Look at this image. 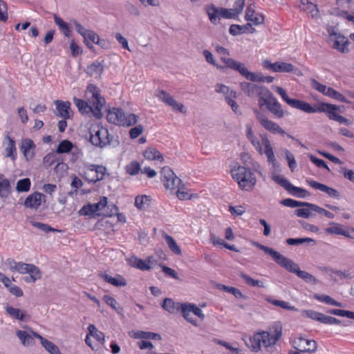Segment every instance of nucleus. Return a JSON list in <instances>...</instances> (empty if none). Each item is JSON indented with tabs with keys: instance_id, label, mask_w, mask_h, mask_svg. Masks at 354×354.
I'll return each instance as SVG.
<instances>
[{
	"instance_id": "obj_43",
	"label": "nucleus",
	"mask_w": 354,
	"mask_h": 354,
	"mask_svg": "<svg viewBox=\"0 0 354 354\" xmlns=\"http://www.w3.org/2000/svg\"><path fill=\"white\" fill-rule=\"evenodd\" d=\"M88 335L93 337L97 341H98L100 344H103L105 342V336L104 334L99 331L95 325L89 324L88 326Z\"/></svg>"
},
{
	"instance_id": "obj_54",
	"label": "nucleus",
	"mask_w": 354,
	"mask_h": 354,
	"mask_svg": "<svg viewBox=\"0 0 354 354\" xmlns=\"http://www.w3.org/2000/svg\"><path fill=\"white\" fill-rule=\"evenodd\" d=\"M26 263L23 262H16L15 260L12 259H8L6 261V265H7L10 270L17 271L19 274L21 273L24 266Z\"/></svg>"
},
{
	"instance_id": "obj_52",
	"label": "nucleus",
	"mask_w": 354,
	"mask_h": 354,
	"mask_svg": "<svg viewBox=\"0 0 354 354\" xmlns=\"http://www.w3.org/2000/svg\"><path fill=\"white\" fill-rule=\"evenodd\" d=\"M53 18L55 23L59 26V29L63 31L64 35L66 37H69L71 30L68 24L56 15H54Z\"/></svg>"
},
{
	"instance_id": "obj_41",
	"label": "nucleus",
	"mask_w": 354,
	"mask_h": 354,
	"mask_svg": "<svg viewBox=\"0 0 354 354\" xmlns=\"http://www.w3.org/2000/svg\"><path fill=\"white\" fill-rule=\"evenodd\" d=\"M181 304L175 303L171 299L166 298L162 302V307L169 313H174L176 310H180Z\"/></svg>"
},
{
	"instance_id": "obj_2",
	"label": "nucleus",
	"mask_w": 354,
	"mask_h": 354,
	"mask_svg": "<svg viewBox=\"0 0 354 354\" xmlns=\"http://www.w3.org/2000/svg\"><path fill=\"white\" fill-rule=\"evenodd\" d=\"M233 179L237 182L239 187L243 191H252L256 183L257 179L250 169L239 165L231 170Z\"/></svg>"
},
{
	"instance_id": "obj_12",
	"label": "nucleus",
	"mask_w": 354,
	"mask_h": 354,
	"mask_svg": "<svg viewBox=\"0 0 354 354\" xmlns=\"http://www.w3.org/2000/svg\"><path fill=\"white\" fill-rule=\"evenodd\" d=\"M275 91L289 106H292V108L301 110L307 113L310 112L312 105H310L309 103L303 100L289 97L286 91L280 86H276Z\"/></svg>"
},
{
	"instance_id": "obj_25",
	"label": "nucleus",
	"mask_w": 354,
	"mask_h": 354,
	"mask_svg": "<svg viewBox=\"0 0 354 354\" xmlns=\"http://www.w3.org/2000/svg\"><path fill=\"white\" fill-rule=\"evenodd\" d=\"M3 145H5L4 156L10 158L13 161L15 160L17 158L15 141L9 135H7L4 138Z\"/></svg>"
},
{
	"instance_id": "obj_50",
	"label": "nucleus",
	"mask_w": 354,
	"mask_h": 354,
	"mask_svg": "<svg viewBox=\"0 0 354 354\" xmlns=\"http://www.w3.org/2000/svg\"><path fill=\"white\" fill-rule=\"evenodd\" d=\"M219 289L223 290L227 292L232 294L236 298L246 299L247 297L244 295L240 290L236 288L227 286L225 285H219Z\"/></svg>"
},
{
	"instance_id": "obj_42",
	"label": "nucleus",
	"mask_w": 354,
	"mask_h": 354,
	"mask_svg": "<svg viewBox=\"0 0 354 354\" xmlns=\"http://www.w3.org/2000/svg\"><path fill=\"white\" fill-rule=\"evenodd\" d=\"M314 298L322 303H325L326 304H329L334 306L337 307H342V304L340 302H338L335 301L334 299H333L331 297L326 295H319V294H315Z\"/></svg>"
},
{
	"instance_id": "obj_5",
	"label": "nucleus",
	"mask_w": 354,
	"mask_h": 354,
	"mask_svg": "<svg viewBox=\"0 0 354 354\" xmlns=\"http://www.w3.org/2000/svg\"><path fill=\"white\" fill-rule=\"evenodd\" d=\"M258 104L260 108L265 106L276 118L281 119L287 114V111L283 109L281 104L269 89L263 95L261 100H258Z\"/></svg>"
},
{
	"instance_id": "obj_17",
	"label": "nucleus",
	"mask_w": 354,
	"mask_h": 354,
	"mask_svg": "<svg viewBox=\"0 0 354 354\" xmlns=\"http://www.w3.org/2000/svg\"><path fill=\"white\" fill-rule=\"evenodd\" d=\"M293 344L297 350L309 353H315L317 348V344L315 340L306 339L302 337L296 338L293 342Z\"/></svg>"
},
{
	"instance_id": "obj_18",
	"label": "nucleus",
	"mask_w": 354,
	"mask_h": 354,
	"mask_svg": "<svg viewBox=\"0 0 354 354\" xmlns=\"http://www.w3.org/2000/svg\"><path fill=\"white\" fill-rule=\"evenodd\" d=\"M21 274H28L24 277V281L28 283H35L36 281L41 278V272L40 269L34 264L25 263Z\"/></svg>"
},
{
	"instance_id": "obj_59",
	"label": "nucleus",
	"mask_w": 354,
	"mask_h": 354,
	"mask_svg": "<svg viewBox=\"0 0 354 354\" xmlns=\"http://www.w3.org/2000/svg\"><path fill=\"white\" fill-rule=\"evenodd\" d=\"M215 91L221 93L225 97V100H226L227 97H230L231 93H236L231 90L229 86L223 84H216L215 85Z\"/></svg>"
},
{
	"instance_id": "obj_61",
	"label": "nucleus",
	"mask_w": 354,
	"mask_h": 354,
	"mask_svg": "<svg viewBox=\"0 0 354 354\" xmlns=\"http://www.w3.org/2000/svg\"><path fill=\"white\" fill-rule=\"evenodd\" d=\"M140 165L138 161H132L126 166V171L129 175L134 176L139 173Z\"/></svg>"
},
{
	"instance_id": "obj_51",
	"label": "nucleus",
	"mask_w": 354,
	"mask_h": 354,
	"mask_svg": "<svg viewBox=\"0 0 354 354\" xmlns=\"http://www.w3.org/2000/svg\"><path fill=\"white\" fill-rule=\"evenodd\" d=\"M31 182L30 178H26L19 180L17 183L16 189L18 192H27L30 190Z\"/></svg>"
},
{
	"instance_id": "obj_19",
	"label": "nucleus",
	"mask_w": 354,
	"mask_h": 354,
	"mask_svg": "<svg viewBox=\"0 0 354 354\" xmlns=\"http://www.w3.org/2000/svg\"><path fill=\"white\" fill-rule=\"evenodd\" d=\"M157 97L167 105L171 106L174 110L179 111L181 113L185 112V106L183 104L177 102L174 98L164 90H159L156 94Z\"/></svg>"
},
{
	"instance_id": "obj_27",
	"label": "nucleus",
	"mask_w": 354,
	"mask_h": 354,
	"mask_svg": "<svg viewBox=\"0 0 354 354\" xmlns=\"http://www.w3.org/2000/svg\"><path fill=\"white\" fill-rule=\"evenodd\" d=\"M45 196L39 192H34L29 195L24 201V205L26 207L37 209L41 204V201L44 199Z\"/></svg>"
},
{
	"instance_id": "obj_35",
	"label": "nucleus",
	"mask_w": 354,
	"mask_h": 354,
	"mask_svg": "<svg viewBox=\"0 0 354 354\" xmlns=\"http://www.w3.org/2000/svg\"><path fill=\"white\" fill-rule=\"evenodd\" d=\"M334 39V44L333 48L335 49H337L339 52L342 53H348V49L347 48V46L349 44L348 39L347 37H344L342 34L337 36Z\"/></svg>"
},
{
	"instance_id": "obj_28",
	"label": "nucleus",
	"mask_w": 354,
	"mask_h": 354,
	"mask_svg": "<svg viewBox=\"0 0 354 354\" xmlns=\"http://www.w3.org/2000/svg\"><path fill=\"white\" fill-rule=\"evenodd\" d=\"M55 104L56 105V109L57 111V115L65 120L71 118V103L68 101L63 102L61 100H55Z\"/></svg>"
},
{
	"instance_id": "obj_64",
	"label": "nucleus",
	"mask_w": 354,
	"mask_h": 354,
	"mask_svg": "<svg viewBox=\"0 0 354 354\" xmlns=\"http://www.w3.org/2000/svg\"><path fill=\"white\" fill-rule=\"evenodd\" d=\"M149 198L147 196H138L135 198V205L140 209L145 208V205L149 204Z\"/></svg>"
},
{
	"instance_id": "obj_44",
	"label": "nucleus",
	"mask_w": 354,
	"mask_h": 354,
	"mask_svg": "<svg viewBox=\"0 0 354 354\" xmlns=\"http://www.w3.org/2000/svg\"><path fill=\"white\" fill-rule=\"evenodd\" d=\"M239 276L243 279L246 284H248L250 286L252 287H259V288H263L264 285L263 283L261 281L254 279L252 277H250L247 274L241 272L239 274Z\"/></svg>"
},
{
	"instance_id": "obj_34",
	"label": "nucleus",
	"mask_w": 354,
	"mask_h": 354,
	"mask_svg": "<svg viewBox=\"0 0 354 354\" xmlns=\"http://www.w3.org/2000/svg\"><path fill=\"white\" fill-rule=\"evenodd\" d=\"M325 232L329 234L342 235L351 238L349 232L344 228V226L339 223H332L330 226L325 229Z\"/></svg>"
},
{
	"instance_id": "obj_15",
	"label": "nucleus",
	"mask_w": 354,
	"mask_h": 354,
	"mask_svg": "<svg viewBox=\"0 0 354 354\" xmlns=\"http://www.w3.org/2000/svg\"><path fill=\"white\" fill-rule=\"evenodd\" d=\"M241 91L248 97H259V100H261L263 95L268 90L264 86H259L255 84L243 82L240 84Z\"/></svg>"
},
{
	"instance_id": "obj_20",
	"label": "nucleus",
	"mask_w": 354,
	"mask_h": 354,
	"mask_svg": "<svg viewBox=\"0 0 354 354\" xmlns=\"http://www.w3.org/2000/svg\"><path fill=\"white\" fill-rule=\"evenodd\" d=\"M157 97L167 105L171 106L174 110L179 111L181 113L185 112V106L183 104L177 102L174 98L164 90H159L156 94Z\"/></svg>"
},
{
	"instance_id": "obj_26",
	"label": "nucleus",
	"mask_w": 354,
	"mask_h": 354,
	"mask_svg": "<svg viewBox=\"0 0 354 354\" xmlns=\"http://www.w3.org/2000/svg\"><path fill=\"white\" fill-rule=\"evenodd\" d=\"M98 275L104 281L115 287H124L127 286L126 279L120 274H116L115 277H111L105 272H100Z\"/></svg>"
},
{
	"instance_id": "obj_11",
	"label": "nucleus",
	"mask_w": 354,
	"mask_h": 354,
	"mask_svg": "<svg viewBox=\"0 0 354 354\" xmlns=\"http://www.w3.org/2000/svg\"><path fill=\"white\" fill-rule=\"evenodd\" d=\"M106 168L103 165H88L84 169V178L89 183H96L104 179Z\"/></svg>"
},
{
	"instance_id": "obj_21",
	"label": "nucleus",
	"mask_w": 354,
	"mask_h": 354,
	"mask_svg": "<svg viewBox=\"0 0 354 354\" xmlns=\"http://www.w3.org/2000/svg\"><path fill=\"white\" fill-rule=\"evenodd\" d=\"M106 204H107V198L103 197L97 203L88 204L87 205L83 206L79 210V214L81 216H92L93 214H95L97 211H100L102 208H104L106 205Z\"/></svg>"
},
{
	"instance_id": "obj_57",
	"label": "nucleus",
	"mask_w": 354,
	"mask_h": 354,
	"mask_svg": "<svg viewBox=\"0 0 354 354\" xmlns=\"http://www.w3.org/2000/svg\"><path fill=\"white\" fill-rule=\"evenodd\" d=\"M98 37L99 36L95 32L88 30L83 37L86 45L91 49L93 48V46L91 44L90 41L95 43Z\"/></svg>"
},
{
	"instance_id": "obj_22",
	"label": "nucleus",
	"mask_w": 354,
	"mask_h": 354,
	"mask_svg": "<svg viewBox=\"0 0 354 354\" xmlns=\"http://www.w3.org/2000/svg\"><path fill=\"white\" fill-rule=\"evenodd\" d=\"M306 183L311 187H313L315 189H319V190L327 194L330 197H332L334 198H339L340 195H339V192L333 187H328L327 185H326L324 184L318 183V182L315 181L311 179L306 180Z\"/></svg>"
},
{
	"instance_id": "obj_13",
	"label": "nucleus",
	"mask_w": 354,
	"mask_h": 354,
	"mask_svg": "<svg viewBox=\"0 0 354 354\" xmlns=\"http://www.w3.org/2000/svg\"><path fill=\"white\" fill-rule=\"evenodd\" d=\"M263 67L272 70L276 73H294L297 75H301L302 73L300 70L296 68L290 63L276 62L271 63L269 60H265L263 62Z\"/></svg>"
},
{
	"instance_id": "obj_8",
	"label": "nucleus",
	"mask_w": 354,
	"mask_h": 354,
	"mask_svg": "<svg viewBox=\"0 0 354 354\" xmlns=\"http://www.w3.org/2000/svg\"><path fill=\"white\" fill-rule=\"evenodd\" d=\"M280 203L286 207H307L313 211H315L319 214H324L328 218H333L335 215L325 209L308 202H302L293 200L292 198H286L280 201Z\"/></svg>"
},
{
	"instance_id": "obj_32",
	"label": "nucleus",
	"mask_w": 354,
	"mask_h": 354,
	"mask_svg": "<svg viewBox=\"0 0 354 354\" xmlns=\"http://www.w3.org/2000/svg\"><path fill=\"white\" fill-rule=\"evenodd\" d=\"M205 9L211 23L216 25L221 18L220 7H216L214 4H209L206 6Z\"/></svg>"
},
{
	"instance_id": "obj_36",
	"label": "nucleus",
	"mask_w": 354,
	"mask_h": 354,
	"mask_svg": "<svg viewBox=\"0 0 354 354\" xmlns=\"http://www.w3.org/2000/svg\"><path fill=\"white\" fill-rule=\"evenodd\" d=\"M92 105L91 106V111L93 112L94 115L100 118L102 115L101 111L105 104V100L103 97L99 96L98 97L92 98Z\"/></svg>"
},
{
	"instance_id": "obj_14",
	"label": "nucleus",
	"mask_w": 354,
	"mask_h": 354,
	"mask_svg": "<svg viewBox=\"0 0 354 354\" xmlns=\"http://www.w3.org/2000/svg\"><path fill=\"white\" fill-rule=\"evenodd\" d=\"M161 180L167 189H175L181 183V180L176 176L169 167L165 166L161 170Z\"/></svg>"
},
{
	"instance_id": "obj_56",
	"label": "nucleus",
	"mask_w": 354,
	"mask_h": 354,
	"mask_svg": "<svg viewBox=\"0 0 354 354\" xmlns=\"http://www.w3.org/2000/svg\"><path fill=\"white\" fill-rule=\"evenodd\" d=\"M286 243H287V244H288L290 245H298L299 244L306 243H313V245L315 244V241L314 239H313L311 238H308V237L297 238V239L289 238V239H286Z\"/></svg>"
},
{
	"instance_id": "obj_55",
	"label": "nucleus",
	"mask_w": 354,
	"mask_h": 354,
	"mask_svg": "<svg viewBox=\"0 0 354 354\" xmlns=\"http://www.w3.org/2000/svg\"><path fill=\"white\" fill-rule=\"evenodd\" d=\"M73 145L71 142L68 140H64L59 144L56 152L57 153H68L72 150Z\"/></svg>"
},
{
	"instance_id": "obj_60",
	"label": "nucleus",
	"mask_w": 354,
	"mask_h": 354,
	"mask_svg": "<svg viewBox=\"0 0 354 354\" xmlns=\"http://www.w3.org/2000/svg\"><path fill=\"white\" fill-rule=\"evenodd\" d=\"M151 333L142 330H132L129 332V335L133 339H151Z\"/></svg>"
},
{
	"instance_id": "obj_40",
	"label": "nucleus",
	"mask_w": 354,
	"mask_h": 354,
	"mask_svg": "<svg viewBox=\"0 0 354 354\" xmlns=\"http://www.w3.org/2000/svg\"><path fill=\"white\" fill-rule=\"evenodd\" d=\"M149 262V261H143L142 259H138L137 257H132L130 259V265L131 266L143 271L149 270L151 269Z\"/></svg>"
},
{
	"instance_id": "obj_23",
	"label": "nucleus",
	"mask_w": 354,
	"mask_h": 354,
	"mask_svg": "<svg viewBox=\"0 0 354 354\" xmlns=\"http://www.w3.org/2000/svg\"><path fill=\"white\" fill-rule=\"evenodd\" d=\"M124 115L125 113L122 109L114 107L108 111L106 119L110 123L122 126L124 124L123 120H124Z\"/></svg>"
},
{
	"instance_id": "obj_37",
	"label": "nucleus",
	"mask_w": 354,
	"mask_h": 354,
	"mask_svg": "<svg viewBox=\"0 0 354 354\" xmlns=\"http://www.w3.org/2000/svg\"><path fill=\"white\" fill-rule=\"evenodd\" d=\"M16 335L24 346H30L34 344V337H35L33 334L30 335L26 331L18 330L16 331Z\"/></svg>"
},
{
	"instance_id": "obj_4",
	"label": "nucleus",
	"mask_w": 354,
	"mask_h": 354,
	"mask_svg": "<svg viewBox=\"0 0 354 354\" xmlns=\"http://www.w3.org/2000/svg\"><path fill=\"white\" fill-rule=\"evenodd\" d=\"M90 141L93 145L101 148L107 145L115 147L118 145V141L113 140V137L106 128L98 125L91 128Z\"/></svg>"
},
{
	"instance_id": "obj_62",
	"label": "nucleus",
	"mask_w": 354,
	"mask_h": 354,
	"mask_svg": "<svg viewBox=\"0 0 354 354\" xmlns=\"http://www.w3.org/2000/svg\"><path fill=\"white\" fill-rule=\"evenodd\" d=\"M236 97V93H231L230 97H227L225 101L235 113L241 114L239 105L234 100Z\"/></svg>"
},
{
	"instance_id": "obj_49",
	"label": "nucleus",
	"mask_w": 354,
	"mask_h": 354,
	"mask_svg": "<svg viewBox=\"0 0 354 354\" xmlns=\"http://www.w3.org/2000/svg\"><path fill=\"white\" fill-rule=\"evenodd\" d=\"M73 102L78 109L79 111L81 112L82 114L91 112V106L88 105V104L86 101L74 97Z\"/></svg>"
},
{
	"instance_id": "obj_29",
	"label": "nucleus",
	"mask_w": 354,
	"mask_h": 354,
	"mask_svg": "<svg viewBox=\"0 0 354 354\" xmlns=\"http://www.w3.org/2000/svg\"><path fill=\"white\" fill-rule=\"evenodd\" d=\"M245 18L250 24L257 26L263 24L264 16L260 12H256L250 6H248L245 11Z\"/></svg>"
},
{
	"instance_id": "obj_30",
	"label": "nucleus",
	"mask_w": 354,
	"mask_h": 354,
	"mask_svg": "<svg viewBox=\"0 0 354 354\" xmlns=\"http://www.w3.org/2000/svg\"><path fill=\"white\" fill-rule=\"evenodd\" d=\"M32 334L39 339L41 342V345L44 347V348L50 354H62L59 348L57 345H55L53 342L45 339L39 334L32 331Z\"/></svg>"
},
{
	"instance_id": "obj_1",
	"label": "nucleus",
	"mask_w": 354,
	"mask_h": 354,
	"mask_svg": "<svg viewBox=\"0 0 354 354\" xmlns=\"http://www.w3.org/2000/svg\"><path fill=\"white\" fill-rule=\"evenodd\" d=\"M258 248L268 254L274 261L281 267L284 268L288 271L295 273L299 278L302 279L306 282L315 283L316 278L311 274L299 270V266L292 261L291 259L284 257L279 252L275 251L274 249L262 244L256 243L254 244Z\"/></svg>"
},
{
	"instance_id": "obj_39",
	"label": "nucleus",
	"mask_w": 354,
	"mask_h": 354,
	"mask_svg": "<svg viewBox=\"0 0 354 354\" xmlns=\"http://www.w3.org/2000/svg\"><path fill=\"white\" fill-rule=\"evenodd\" d=\"M11 192L10 180L0 174V197L6 198Z\"/></svg>"
},
{
	"instance_id": "obj_45",
	"label": "nucleus",
	"mask_w": 354,
	"mask_h": 354,
	"mask_svg": "<svg viewBox=\"0 0 354 354\" xmlns=\"http://www.w3.org/2000/svg\"><path fill=\"white\" fill-rule=\"evenodd\" d=\"M259 337H261L257 333L252 337H250L246 342L247 346L255 352L259 351L261 347Z\"/></svg>"
},
{
	"instance_id": "obj_31",
	"label": "nucleus",
	"mask_w": 354,
	"mask_h": 354,
	"mask_svg": "<svg viewBox=\"0 0 354 354\" xmlns=\"http://www.w3.org/2000/svg\"><path fill=\"white\" fill-rule=\"evenodd\" d=\"M143 156L146 160L152 161L164 162L163 155L156 148L153 147H147L143 151Z\"/></svg>"
},
{
	"instance_id": "obj_63",
	"label": "nucleus",
	"mask_w": 354,
	"mask_h": 354,
	"mask_svg": "<svg viewBox=\"0 0 354 354\" xmlns=\"http://www.w3.org/2000/svg\"><path fill=\"white\" fill-rule=\"evenodd\" d=\"M268 301L272 304L274 306H279L283 309L290 310H295L296 308L291 306L288 302L277 300V299H268Z\"/></svg>"
},
{
	"instance_id": "obj_48",
	"label": "nucleus",
	"mask_w": 354,
	"mask_h": 354,
	"mask_svg": "<svg viewBox=\"0 0 354 354\" xmlns=\"http://www.w3.org/2000/svg\"><path fill=\"white\" fill-rule=\"evenodd\" d=\"M6 310L8 314L12 317L21 321L24 320L26 317V313L24 311H22L19 308H15L12 306H7Z\"/></svg>"
},
{
	"instance_id": "obj_38",
	"label": "nucleus",
	"mask_w": 354,
	"mask_h": 354,
	"mask_svg": "<svg viewBox=\"0 0 354 354\" xmlns=\"http://www.w3.org/2000/svg\"><path fill=\"white\" fill-rule=\"evenodd\" d=\"M86 71L90 76L100 77L104 71V66L100 62L95 61L87 66Z\"/></svg>"
},
{
	"instance_id": "obj_58",
	"label": "nucleus",
	"mask_w": 354,
	"mask_h": 354,
	"mask_svg": "<svg viewBox=\"0 0 354 354\" xmlns=\"http://www.w3.org/2000/svg\"><path fill=\"white\" fill-rule=\"evenodd\" d=\"M30 223L33 227L40 230L41 231H42L44 232H46V233L58 231L57 230L50 227L49 225L46 224V223H43L37 222V221H31Z\"/></svg>"
},
{
	"instance_id": "obj_53",
	"label": "nucleus",
	"mask_w": 354,
	"mask_h": 354,
	"mask_svg": "<svg viewBox=\"0 0 354 354\" xmlns=\"http://www.w3.org/2000/svg\"><path fill=\"white\" fill-rule=\"evenodd\" d=\"M180 310L183 317L189 323L195 326H198V323L196 319L192 317V313L190 310L187 308V304H182L180 306Z\"/></svg>"
},
{
	"instance_id": "obj_47",
	"label": "nucleus",
	"mask_w": 354,
	"mask_h": 354,
	"mask_svg": "<svg viewBox=\"0 0 354 354\" xmlns=\"http://www.w3.org/2000/svg\"><path fill=\"white\" fill-rule=\"evenodd\" d=\"M169 249L175 254L180 255L182 254L180 247L177 245L176 241L169 235L165 234L163 236Z\"/></svg>"
},
{
	"instance_id": "obj_7",
	"label": "nucleus",
	"mask_w": 354,
	"mask_h": 354,
	"mask_svg": "<svg viewBox=\"0 0 354 354\" xmlns=\"http://www.w3.org/2000/svg\"><path fill=\"white\" fill-rule=\"evenodd\" d=\"M253 113L260 124L267 131L274 134L287 135L288 138H293L276 122L270 120L263 113L257 108L252 109Z\"/></svg>"
},
{
	"instance_id": "obj_3",
	"label": "nucleus",
	"mask_w": 354,
	"mask_h": 354,
	"mask_svg": "<svg viewBox=\"0 0 354 354\" xmlns=\"http://www.w3.org/2000/svg\"><path fill=\"white\" fill-rule=\"evenodd\" d=\"M310 110L309 113H325L329 120L337 122L339 124L346 125H350L351 124L349 120L337 113V112L340 111V106L336 104L319 102L312 106Z\"/></svg>"
},
{
	"instance_id": "obj_9",
	"label": "nucleus",
	"mask_w": 354,
	"mask_h": 354,
	"mask_svg": "<svg viewBox=\"0 0 354 354\" xmlns=\"http://www.w3.org/2000/svg\"><path fill=\"white\" fill-rule=\"evenodd\" d=\"M272 179L276 183L283 187L292 196L304 198L310 195L307 190L292 185L288 179L282 176H274Z\"/></svg>"
},
{
	"instance_id": "obj_46",
	"label": "nucleus",
	"mask_w": 354,
	"mask_h": 354,
	"mask_svg": "<svg viewBox=\"0 0 354 354\" xmlns=\"http://www.w3.org/2000/svg\"><path fill=\"white\" fill-rule=\"evenodd\" d=\"M249 27H251L250 23H248L244 26L232 24L230 27L229 32L234 36L241 35L246 32L249 30Z\"/></svg>"
},
{
	"instance_id": "obj_24",
	"label": "nucleus",
	"mask_w": 354,
	"mask_h": 354,
	"mask_svg": "<svg viewBox=\"0 0 354 354\" xmlns=\"http://www.w3.org/2000/svg\"><path fill=\"white\" fill-rule=\"evenodd\" d=\"M35 145L28 138L24 139L20 146V149L27 161L31 160L35 156Z\"/></svg>"
},
{
	"instance_id": "obj_16",
	"label": "nucleus",
	"mask_w": 354,
	"mask_h": 354,
	"mask_svg": "<svg viewBox=\"0 0 354 354\" xmlns=\"http://www.w3.org/2000/svg\"><path fill=\"white\" fill-rule=\"evenodd\" d=\"M302 313L307 317L324 324L333 325L340 324L342 323L339 319L335 317L326 315L322 313L313 310H305Z\"/></svg>"
},
{
	"instance_id": "obj_33",
	"label": "nucleus",
	"mask_w": 354,
	"mask_h": 354,
	"mask_svg": "<svg viewBox=\"0 0 354 354\" xmlns=\"http://www.w3.org/2000/svg\"><path fill=\"white\" fill-rule=\"evenodd\" d=\"M262 145L265 147L264 153L266 154L268 161L272 164L274 167L277 165V160L274 155L273 149L269 139L266 136L261 137Z\"/></svg>"
},
{
	"instance_id": "obj_6",
	"label": "nucleus",
	"mask_w": 354,
	"mask_h": 354,
	"mask_svg": "<svg viewBox=\"0 0 354 354\" xmlns=\"http://www.w3.org/2000/svg\"><path fill=\"white\" fill-rule=\"evenodd\" d=\"M221 60L225 64L226 67L238 71L248 80L253 82H259L261 73H255L249 71L243 64L239 62L232 58L221 57Z\"/></svg>"
},
{
	"instance_id": "obj_10",
	"label": "nucleus",
	"mask_w": 354,
	"mask_h": 354,
	"mask_svg": "<svg viewBox=\"0 0 354 354\" xmlns=\"http://www.w3.org/2000/svg\"><path fill=\"white\" fill-rule=\"evenodd\" d=\"M273 335L270 333L263 331L258 333L261 342V346L264 347H270L274 345L282 335V326L279 323H276L272 326Z\"/></svg>"
}]
</instances>
